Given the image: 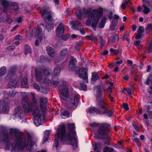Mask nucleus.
I'll list each match as a JSON object with an SVG mask.
<instances>
[{
    "label": "nucleus",
    "instance_id": "7ed1b4c3",
    "mask_svg": "<svg viewBox=\"0 0 152 152\" xmlns=\"http://www.w3.org/2000/svg\"><path fill=\"white\" fill-rule=\"evenodd\" d=\"M96 93L94 94L97 101L96 105L100 109L104 110L107 108L108 104L105 102L103 97L102 90L103 87L99 84L95 87Z\"/></svg>",
    "mask_w": 152,
    "mask_h": 152
},
{
    "label": "nucleus",
    "instance_id": "603ef678",
    "mask_svg": "<svg viewBox=\"0 0 152 152\" xmlns=\"http://www.w3.org/2000/svg\"><path fill=\"white\" fill-rule=\"evenodd\" d=\"M33 86L34 88L36 89L37 91H40V89L39 86L36 83H33Z\"/></svg>",
    "mask_w": 152,
    "mask_h": 152
},
{
    "label": "nucleus",
    "instance_id": "e2e57ef3",
    "mask_svg": "<svg viewBox=\"0 0 152 152\" xmlns=\"http://www.w3.org/2000/svg\"><path fill=\"white\" fill-rule=\"evenodd\" d=\"M141 34L137 33V34L136 35L135 38L137 39H140L142 36Z\"/></svg>",
    "mask_w": 152,
    "mask_h": 152
},
{
    "label": "nucleus",
    "instance_id": "052dcab7",
    "mask_svg": "<svg viewBox=\"0 0 152 152\" xmlns=\"http://www.w3.org/2000/svg\"><path fill=\"white\" fill-rule=\"evenodd\" d=\"M48 101V99L47 98H42L41 102L42 103H46Z\"/></svg>",
    "mask_w": 152,
    "mask_h": 152
},
{
    "label": "nucleus",
    "instance_id": "6e6552de",
    "mask_svg": "<svg viewBox=\"0 0 152 152\" xmlns=\"http://www.w3.org/2000/svg\"><path fill=\"white\" fill-rule=\"evenodd\" d=\"M110 125L108 124H105L100 126L97 131L98 135V136H94L95 138H101L103 136H107L109 134V129Z\"/></svg>",
    "mask_w": 152,
    "mask_h": 152
},
{
    "label": "nucleus",
    "instance_id": "3c124183",
    "mask_svg": "<svg viewBox=\"0 0 152 152\" xmlns=\"http://www.w3.org/2000/svg\"><path fill=\"white\" fill-rule=\"evenodd\" d=\"M80 86L82 88V89L85 91H86L87 90V85L84 83H80Z\"/></svg>",
    "mask_w": 152,
    "mask_h": 152
},
{
    "label": "nucleus",
    "instance_id": "69168bd1",
    "mask_svg": "<svg viewBox=\"0 0 152 152\" xmlns=\"http://www.w3.org/2000/svg\"><path fill=\"white\" fill-rule=\"evenodd\" d=\"M90 126L92 127H96L98 126V124L96 123H93L90 124Z\"/></svg>",
    "mask_w": 152,
    "mask_h": 152
},
{
    "label": "nucleus",
    "instance_id": "2eb2a0df",
    "mask_svg": "<svg viewBox=\"0 0 152 152\" xmlns=\"http://www.w3.org/2000/svg\"><path fill=\"white\" fill-rule=\"evenodd\" d=\"M27 138V143H26V147L30 152H31V147L32 145V137L30 134L28 133L26 134Z\"/></svg>",
    "mask_w": 152,
    "mask_h": 152
},
{
    "label": "nucleus",
    "instance_id": "aec40b11",
    "mask_svg": "<svg viewBox=\"0 0 152 152\" xmlns=\"http://www.w3.org/2000/svg\"><path fill=\"white\" fill-rule=\"evenodd\" d=\"M35 73L36 79L38 81L42 80L43 76L41 69H35Z\"/></svg>",
    "mask_w": 152,
    "mask_h": 152
},
{
    "label": "nucleus",
    "instance_id": "6e6d98bb",
    "mask_svg": "<svg viewBox=\"0 0 152 152\" xmlns=\"http://www.w3.org/2000/svg\"><path fill=\"white\" fill-rule=\"evenodd\" d=\"M118 22L117 20L113 19L112 20L111 24L116 26L117 25Z\"/></svg>",
    "mask_w": 152,
    "mask_h": 152
},
{
    "label": "nucleus",
    "instance_id": "4c0bfd02",
    "mask_svg": "<svg viewBox=\"0 0 152 152\" xmlns=\"http://www.w3.org/2000/svg\"><path fill=\"white\" fill-rule=\"evenodd\" d=\"M6 66H3L0 68V78L1 77L6 74Z\"/></svg>",
    "mask_w": 152,
    "mask_h": 152
},
{
    "label": "nucleus",
    "instance_id": "bf43d9fd",
    "mask_svg": "<svg viewBox=\"0 0 152 152\" xmlns=\"http://www.w3.org/2000/svg\"><path fill=\"white\" fill-rule=\"evenodd\" d=\"M123 107L126 110H128L129 109L128 104L124 103L123 104Z\"/></svg>",
    "mask_w": 152,
    "mask_h": 152
},
{
    "label": "nucleus",
    "instance_id": "c9c22d12",
    "mask_svg": "<svg viewBox=\"0 0 152 152\" xmlns=\"http://www.w3.org/2000/svg\"><path fill=\"white\" fill-rule=\"evenodd\" d=\"M92 80L93 81H96L97 79L99 78L98 73L96 72H94L92 73Z\"/></svg>",
    "mask_w": 152,
    "mask_h": 152
},
{
    "label": "nucleus",
    "instance_id": "72a5a7b5",
    "mask_svg": "<svg viewBox=\"0 0 152 152\" xmlns=\"http://www.w3.org/2000/svg\"><path fill=\"white\" fill-rule=\"evenodd\" d=\"M145 84L149 85V86H152V75L151 74L149 75L146 81Z\"/></svg>",
    "mask_w": 152,
    "mask_h": 152
},
{
    "label": "nucleus",
    "instance_id": "412c9836",
    "mask_svg": "<svg viewBox=\"0 0 152 152\" xmlns=\"http://www.w3.org/2000/svg\"><path fill=\"white\" fill-rule=\"evenodd\" d=\"M22 113V111L21 108L20 107H18L16 108L15 109L13 114L16 118H20Z\"/></svg>",
    "mask_w": 152,
    "mask_h": 152
},
{
    "label": "nucleus",
    "instance_id": "c03bdc74",
    "mask_svg": "<svg viewBox=\"0 0 152 152\" xmlns=\"http://www.w3.org/2000/svg\"><path fill=\"white\" fill-rule=\"evenodd\" d=\"M42 28L40 27L39 26H37V28L36 31V34L38 36L41 34L42 32Z\"/></svg>",
    "mask_w": 152,
    "mask_h": 152
},
{
    "label": "nucleus",
    "instance_id": "13d9d810",
    "mask_svg": "<svg viewBox=\"0 0 152 152\" xmlns=\"http://www.w3.org/2000/svg\"><path fill=\"white\" fill-rule=\"evenodd\" d=\"M50 132L48 130L46 131L44 133V136L45 137H49L50 135Z\"/></svg>",
    "mask_w": 152,
    "mask_h": 152
},
{
    "label": "nucleus",
    "instance_id": "2f4dec72",
    "mask_svg": "<svg viewBox=\"0 0 152 152\" xmlns=\"http://www.w3.org/2000/svg\"><path fill=\"white\" fill-rule=\"evenodd\" d=\"M110 51L111 53H113L115 55H117L119 53L121 54L122 53V50L121 48L118 49H114L111 48L110 49Z\"/></svg>",
    "mask_w": 152,
    "mask_h": 152
},
{
    "label": "nucleus",
    "instance_id": "bb28decb",
    "mask_svg": "<svg viewBox=\"0 0 152 152\" xmlns=\"http://www.w3.org/2000/svg\"><path fill=\"white\" fill-rule=\"evenodd\" d=\"M102 143L101 142H98L94 143L93 146L94 151H96L97 150L100 149L102 147Z\"/></svg>",
    "mask_w": 152,
    "mask_h": 152
},
{
    "label": "nucleus",
    "instance_id": "f8f14e48",
    "mask_svg": "<svg viewBox=\"0 0 152 152\" xmlns=\"http://www.w3.org/2000/svg\"><path fill=\"white\" fill-rule=\"evenodd\" d=\"M23 107L24 109L25 112L27 113L32 111L33 104L29 102V100L27 96L24 97L22 99Z\"/></svg>",
    "mask_w": 152,
    "mask_h": 152
},
{
    "label": "nucleus",
    "instance_id": "37998d69",
    "mask_svg": "<svg viewBox=\"0 0 152 152\" xmlns=\"http://www.w3.org/2000/svg\"><path fill=\"white\" fill-rule=\"evenodd\" d=\"M147 113L149 116L152 115V108L149 105H148L146 106Z\"/></svg>",
    "mask_w": 152,
    "mask_h": 152
},
{
    "label": "nucleus",
    "instance_id": "b1692460",
    "mask_svg": "<svg viewBox=\"0 0 152 152\" xmlns=\"http://www.w3.org/2000/svg\"><path fill=\"white\" fill-rule=\"evenodd\" d=\"M28 82L27 81V79L26 77H24L22 79V81L21 83V88H28Z\"/></svg>",
    "mask_w": 152,
    "mask_h": 152
},
{
    "label": "nucleus",
    "instance_id": "393cba45",
    "mask_svg": "<svg viewBox=\"0 0 152 152\" xmlns=\"http://www.w3.org/2000/svg\"><path fill=\"white\" fill-rule=\"evenodd\" d=\"M17 81L16 80H13L10 82L8 84V87L9 88H15L17 84Z\"/></svg>",
    "mask_w": 152,
    "mask_h": 152
},
{
    "label": "nucleus",
    "instance_id": "39448f33",
    "mask_svg": "<svg viewBox=\"0 0 152 152\" xmlns=\"http://www.w3.org/2000/svg\"><path fill=\"white\" fill-rule=\"evenodd\" d=\"M65 132V126L64 124L59 126L58 128L56 129L55 134L56 137L54 141V144L56 148L59 145L60 138L61 141L63 142L68 140L67 138L66 137Z\"/></svg>",
    "mask_w": 152,
    "mask_h": 152
},
{
    "label": "nucleus",
    "instance_id": "7c9ffc66",
    "mask_svg": "<svg viewBox=\"0 0 152 152\" xmlns=\"http://www.w3.org/2000/svg\"><path fill=\"white\" fill-rule=\"evenodd\" d=\"M10 6L11 9L15 11H18L19 9V6L18 3L15 2L11 3Z\"/></svg>",
    "mask_w": 152,
    "mask_h": 152
},
{
    "label": "nucleus",
    "instance_id": "cd10ccee",
    "mask_svg": "<svg viewBox=\"0 0 152 152\" xmlns=\"http://www.w3.org/2000/svg\"><path fill=\"white\" fill-rule=\"evenodd\" d=\"M107 19V18L106 17L104 16L101 19L99 24L98 26V27L100 28H103L105 26L106 23V21Z\"/></svg>",
    "mask_w": 152,
    "mask_h": 152
},
{
    "label": "nucleus",
    "instance_id": "8fccbe9b",
    "mask_svg": "<svg viewBox=\"0 0 152 152\" xmlns=\"http://www.w3.org/2000/svg\"><path fill=\"white\" fill-rule=\"evenodd\" d=\"M40 12L42 15H48L49 14V12L47 11L46 9H41Z\"/></svg>",
    "mask_w": 152,
    "mask_h": 152
},
{
    "label": "nucleus",
    "instance_id": "e433bc0d",
    "mask_svg": "<svg viewBox=\"0 0 152 152\" xmlns=\"http://www.w3.org/2000/svg\"><path fill=\"white\" fill-rule=\"evenodd\" d=\"M42 73V74L44 76L48 77L50 75V72L47 69H41Z\"/></svg>",
    "mask_w": 152,
    "mask_h": 152
},
{
    "label": "nucleus",
    "instance_id": "49530a36",
    "mask_svg": "<svg viewBox=\"0 0 152 152\" xmlns=\"http://www.w3.org/2000/svg\"><path fill=\"white\" fill-rule=\"evenodd\" d=\"M70 35L69 34L63 35L61 36V39L64 41H66L69 38Z\"/></svg>",
    "mask_w": 152,
    "mask_h": 152
},
{
    "label": "nucleus",
    "instance_id": "0e129e2a",
    "mask_svg": "<svg viewBox=\"0 0 152 152\" xmlns=\"http://www.w3.org/2000/svg\"><path fill=\"white\" fill-rule=\"evenodd\" d=\"M2 134L5 137H9V134L7 132L3 131Z\"/></svg>",
    "mask_w": 152,
    "mask_h": 152
},
{
    "label": "nucleus",
    "instance_id": "58836bf2",
    "mask_svg": "<svg viewBox=\"0 0 152 152\" xmlns=\"http://www.w3.org/2000/svg\"><path fill=\"white\" fill-rule=\"evenodd\" d=\"M114 149L107 146L104 147L103 149V152H114Z\"/></svg>",
    "mask_w": 152,
    "mask_h": 152
},
{
    "label": "nucleus",
    "instance_id": "a878e982",
    "mask_svg": "<svg viewBox=\"0 0 152 152\" xmlns=\"http://www.w3.org/2000/svg\"><path fill=\"white\" fill-rule=\"evenodd\" d=\"M24 53L25 55H27L28 53H31V49L30 47L27 44L25 45L24 46Z\"/></svg>",
    "mask_w": 152,
    "mask_h": 152
},
{
    "label": "nucleus",
    "instance_id": "a19ab883",
    "mask_svg": "<svg viewBox=\"0 0 152 152\" xmlns=\"http://www.w3.org/2000/svg\"><path fill=\"white\" fill-rule=\"evenodd\" d=\"M60 71L61 69L59 67H56L55 68L53 72L54 75L55 76L57 75L60 73Z\"/></svg>",
    "mask_w": 152,
    "mask_h": 152
},
{
    "label": "nucleus",
    "instance_id": "4d7b16f0",
    "mask_svg": "<svg viewBox=\"0 0 152 152\" xmlns=\"http://www.w3.org/2000/svg\"><path fill=\"white\" fill-rule=\"evenodd\" d=\"M132 126L137 131H139V127L138 124H135L133 123Z\"/></svg>",
    "mask_w": 152,
    "mask_h": 152
},
{
    "label": "nucleus",
    "instance_id": "9b49d317",
    "mask_svg": "<svg viewBox=\"0 0 152 152\" xmlns=\"http://www.w3.org/2000/svg\"><path fill=\"white\" fill-rule=\"evenodd\" d=\"M32 114L34 116V123L36 126H39L42 123L41 114L39 110L36 109L34 110Z\"/></svg>",
    "mask_w": 152,
    "mask_h": 152
},
{
    "label": "nucleus",
    "instance_id": "0eeeda50",
    "mask_svg": "<svg viewBox=\"0 0 152 152\" xmlns=\"http://www.w3.org/2000/svg\"><path fill=\"white\" fill-rule=\"evenodd\" d=\"M88 111L91 114H94L95 113L96 114L101 115H105L109 117H111L113 115V111L112 110H108L107 108L104 109V110L101 111L100 109L93 107L89 108Z\"/></svg>",
    "mask_w": 152,
    "mask_h": 152
},
{
    "label": "nucleus",
    "instance_id": "de8ad7c7",
    "mask_svg": "<svg viewBox=\"0 0 152 152\" xmlns=\"http://www.w3.org/2000/svg\"><path fill=\"white\" fill-rule=\"evenodd\" d=\"M48 14L47 17H45V19H47L49 21L53 22L54 20H53L52 16L50 13Z\"/></svg>",
    "mask_w": 152,
    "mask_h": 152
},
{
    "label": "nucleus",
    "instance_id": "1a4fd4ad",
    "mask_svg": "<svg viewBox=\"0 0 152 152\" xmlns=\"http://www.w3.org/2000/svg\"><path fill=\"white\" fill-rule=\"evenodd\" d=\"M10 103L8 98H3L0 100V113H8L9 107L8 105Z\"/></svg>",
    "mask_w": 152,
    "mask_h": 152
},
{
    "label": "nucleus",
    "instance_id": "09e8293b",
    "mask_svg": "<svg viewBox=\"0 0 152 152\" xmlns=\"http://www.w3.org/2000/svg\"><path fill=\"white\" fill-rule=\"evenodd\" d=\"M145 28L144 27L140 26L137 30V33L142 34L144 31Z\"/></svg>",
    "mask_w": 152,
    "mask_h": 152
},
{
    "label": "nucleus",
    "instance_id": "20e7f679",
    "mask_svg": "<svg viewBox=\"0 0 152 152\" xmlns=\"http://www.w3.org/2000/svg\"><path fill=\"white\" fill-rule=\"evenodd\" d=\"M75 125L74 123H68L67 125V129L68 132L66 133L65 130V134L66 137L68 140L71 142V145L72 146H77V140L76 137L75 136L76 134L75 129Z\"/></svg>",
    "mask_w": 152,
    "mask_h": 152
},
{
    "label": "nucleus",
    "instance_id": "4468645a",
    "mask_svg": "<svg viewBox=\"0 0 152 152\" xmlns=\"http://www.w3.org/2000/svg\"><path fill=\"white\" fill-rule=\"evenodd\" d=\"M40 25L42 26L45 30L49 32L52 30L54 28V21L51 22L46 21L45 23V26L44 24L42 23H41Z\"/></svg>",
    "mask_w": 152,
    "mask_h": 152
},
{
    "label": "nucleus",
    "instance_id": "f257e3e1",
    "mask_svg": "<svg viewBox=\"0 0 152 152\" xmlns=\"http://www.w3.org/2000/svg\"><path fill=\"white\" fill-rule=\"evenodd\" d=\"M62 85L58 87L59 96L61 102H66V106L72 110H74L77 107L79 102V96L74 95L73 98H69L68 88L65 81H62Z\"/></svg>",
    "mask_w": 152,
    "mask_h": 152
},
{
    "label": "nucleus",
    "instance_id": "f704fd0d",
    "mask_svg": "<svg viewBox=\"0 0 152 152\" xmlns=\"http://www.w3.org/2000/svg\"><path fill=\"white\" fill-rule=\"evenodd\" d=\"M119 39V37L117 34H114L111 38V42L112 43L118 42Z\"/></svg>",
    "mask_w": 152,
    "mask_h": 152
},
{
    "label": "nucleus",
    "instance_id": "774afa93",
    "mask_svg": "<svg viewBox=\"0 0 152 152\" xmlns=\"http://www.w3.org/2000/svg\"><path fill=\"white\" fill-rule=\"evenodd\" d=\"M148 50L149 53H152V44H150L148 48Z\"/></svg>",
    "mask_w": 152,
    "mask_h": 152
},
{
    "label": "nucleus",
    "instance_id": "dca6fc26",
    "mask_svg": "<svg viewBox=\"0 0 152 152\" xmlns=\"http://www.w3.org/2000/svg\"><path fill=\"white\" fill-rule=\"evenodd\" d=\"M68 49L65 48L62 49L60 52L59 56L58 59V61H64L66 57L67 54L68 53Z\"/></svg>",
    "mask_w": 152,
    "mask_h": 152
},
{
    "label": "nucleus",
    "instance_id": "4be33fe9",
    "mask_svg": "<svg viewBox=\"0 0 152 152\" xmlns=\"http://www.w3.org/2000/svg\"><path fill=\"white\" fill-rule=\"evenodd\" d=\"M0 2L4 8V12L6 13L7 11V8L9 6L10 3L6 0H0Z\"/></svg>",
    "mask_w": 152,
    "mask_h": 152
},
{
    "label": "nucleus",
    "instance_id": "473e14b6",
    "mask_svg": "<svg viewBox=\"0 0 152 152\" xmlns=\"http://www.w3.org/2000/svg\"><path fill=\"white\" fill-rule=\"evenodd\" d=\"M72 25L73 29H76L77 30H79L81 29L82 26V24L80 23L77 22L73 23Z\"/></svg>",
    "mask_w": 152,
    "mask_h": 152
},
{
    "label": "nucleus",
    "instance_id": "864d4df0",
    "mask_svg": "<svg viewBox=\"0 0 152 152\" xmlns=\"http://www.w3.org/2000/svg\"><path fill=\"white\" fill-rule=\"evenodd\" d=\"M15 46L10 45L7 48L6 50L8 51H10L14 50L15 49Z\"/></svg>",
    "mask_w": 152,
    "mask_h": 152
},
{
    "label": "nucleus",
    "instance_id": "a211bd4d",
    "mask_svg": "<svg viewBox=\"0 0 152 152\" xmlns=\"http://www.w3.org/2000/svg\"><path fill=\"white\" fill-rule=\"evenodd\" d=\"M64 28L63 23H60L57 26L56 30V36L58 37H61L64 33Z\"/></svg>",
    "mask_w": 152,
    "mask_h": 152
},
{
    "label": "nucleus",
    "instance_id": "ddd939ff",
    "mask_svg": "<svg viewBox=\"0 0 152 152\" xmlns=\"http://www.w3.org/2000/svg\"><path fill=\"white\" fill-rule=\"evenodd\" d=\"M77 62L76 58L72 56L71 57L69 64V67L71 70L73 71L76 70L77 68Z\"/></svg>",
    "mask_w": 152,
    "mask_h": 152
},
{
    "label": "nucleus",
    "instance_id": "c85d7f7f",
    "mask_svg": "<svg viewBox=\"0 0 152 152\" xmlns=\"http://www.w3.org/2000/svg\"><path fill=\"white\" fill-rule=\"evenodd\" d=\"M61 116L63 119H66L70 117V113L68 111L65 110L61 114Z\"/></svg>",
    "mask_w": 152,
    "mask_h": 152
},
{
    "label": "nucleus",
    "instance_id": "423d86ee",
    "mask_svg": "<svg viewBox=\"0 0 152 152\" xmlns=\"http://www.w3.org/2000/svg\"><path fill=\"white\" fill-rule=\"evenodd\" d=\"M103 10L102 8L99 7L98 9H93L92 11L91 17L92 19V21L91 26L94 30H96L99 21L103 15Z\"/></svg>",
    "mask_w": 152,
    "mask_h": 152
},
{
    "label": "nucleus",
    "instance_id": "680f3d73",
    "mask_svg": "<svg viewBox=\"0 0 152 152\" xmlns=\"http://www.w3.org/2000/svg\"><path fill=\"white\" fill-rule=\"evenodd\" d=\"M48 138L49 137H45V136H44L42 142V143L44 144L46 142L48 141Z\"/></svg>",
    "mask_w": 152,
    "mask_h": 152
},
{
    "label": "nucleus",
    "instance_id": "ea45409f",
    "mask_svg": "<svg viewBox=\"0 0 152 152\" xmlns=\"http://www.w3.org/2000/svg\"><path fill=\"white\" fill-rule=\"evenodd\" d=\"M143 3L145 4L146 3L148 4V6L152 7V0H141Z\"/></svg>",
    "mask_w": 152,
    "mask_h": 152
},
{
    "label": "nucleus",
    "instance_id": "a18cd8bd",
    "mask_svg": "<svg viewBox=\"0 0 152 152\" xmlns=\"http://www.w3.org/2000/svg\"><path fill=\"white\" fill-rule=\"evenodd\" d=\"M16 93V91L12 89L11 90L9 91L7 94L10 97L13 96L15 95Z\"/></svg>",
    "mask_w": 152,
    "mask_h": 152
},
{
    "label": "nucleus",
    "instance_id": "6ab92c4d",
    "mask_svg": "<svg viewBox=\"0 0 152 152\" xmlns=\"http://www.w3.org/2000/svg\"><path fill=\"white\" fill-rule=\"evenodd\" d=\"M81 70L84 73V74L80 73L79 74V77L80 78H83L84 82H86V83H88V77L87 71L86 70L85 68L84 67L81 68Z\"/></svg>",
    "mask_w": 152,
    "mask_h": 152
},
{
    "label": "nucleus",
    "instance_id": "5fc2aeb1",
    "mask_svg": "<svg viewBox=\"0 0 152 152\" xmlns=\"http://www.w3.org/2000/svg\"><path fill=\"white\" fill-rule=\"evenodd\" d=\"M145 30H152V24L149 23L148 24L145 28Z\"/></svg>",
    "mask_w": 152,
    "mask_h": 152
},
{
    "label": "nucleus",
    "instance_id": "f03ea898",
    "mask_svg": "<svg viewBox=\"0 0 152 152\" xmlns=\"http://www.w3.org/2000/svg\"><path fill=\"white\" fill-rule=\"evenodd\" d=\"M10 134L14 135V141L15 145L12 147V150L14 151L19 149L23 150L26 148V138L23 133L15 128L11 129Z\"/></svg>",
    "mask_w": 152,
    "mask_h": 152
},
{
    "label": "nucleus",
    "instance_id": "9d476101",
    "mask_svg": "<svg viewBox=\"0 0 152 152\" xmlns=\"http://www.w3.org/2000/svg\"><path fill=\"white\" fill-rule=\"evenodd\" d=\"M92 9L91 8H88L86 10L85 8L80 9L79 12H77L75 14L78 18L80 20L82 19V17H85L87 15L91 16Z\"/></svg>",
    "mask_w": 152,
    "mask_h": 152
},
{
    "label": "nucleus",
    "instance_id": "c756f323",
    "mask_svg": "<svg viewBox=\"0 0 152 152\" xmlns=\"http://www.w3.org/2000/svg\"><path fill=\"white\" fill-rule=\"evenodd\" d=\"M129 34L128 32L126 31L125 34L122 35L121 39L123 41L126 40L128 42H129L130 41V39L129 37Z\"/></svg>",
    "mask_w": 152,
    "mask_h": 152
},
{
    "label": "nucleus",
    "instance_id": "79ce46f5",
    "mask_svg": "<svg viewBox=\"0 0 152 152\" xmlns=\"http://www.w3.org/2000/svg\"><path fill=\"white\" fill-rule=\"evenodd\" d=\"M142 6L144 9L143 12L145 14H147L150 12V11L149 9L145 5H143Z\"/></svg>",
    "mask_w": 152,
    "mask_h": 152
},
{
    "label": "nucleus",
    "instance_id": "f3484780",
    "mask_svg": "<svg viewBox=\"0 0 152 152\" xmlns=\"http://www.w3.org/2000/svg\"><path fill=\"white\" fill-rule=\"evenodd\" d=\"M16 70L17 67L15 66L10 67L7 76V78H8V80L11 79L15 75Z\"/></svg>",
    "mask_w": 152,
    "mask_h": 152
},
{
    "label": "nucleus",
    "instance_id": "5701e85b",
    "mask_svg": "<svg viewBox=\"0 0 152 152\" xmlns=\"http://www.w3.org/2000/svg\"><path fill=\"white\" fill-rule=\"evenodd\" d=\"M46 50L48 54L50 56L53 58L55 56V53L52 47L48 46L46 47Z\"/></svg>",
    "mask_w": 152,
    "mask_h": 152
},
{
    "label": "nucleus",
    "instance_id": "338daca9",
    "mask_svg": "<svg viewBox=\"0 0 152 152\" xmlns=\"http://www.w3.org/2000/svg\"><path fill=\"white\" fill-rule=\"evenodd\" d=\"M113 12L110 11L109 14H107V15L108 16L109 18H110V19H113Z\"/></svg>",
    "mask_w": 152,
    "mask_h": 152
}]
</instances>
